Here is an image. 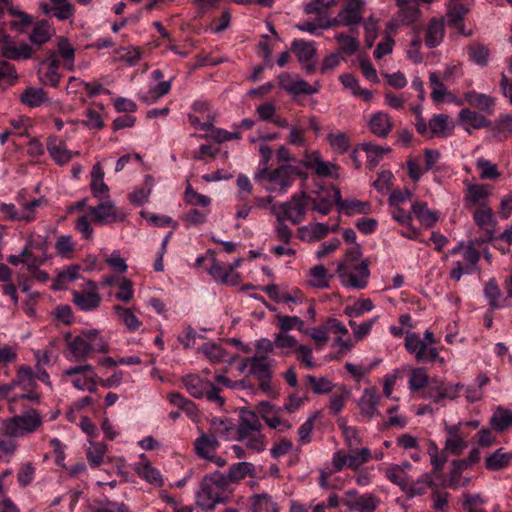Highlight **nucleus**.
I'll use <instances>...</instances> for the list:
<instances>
[{"instance_id":"1","label":"nucleus","mask_w":512,"mask_h":512,"mask_svg":"<svg viewBox=\"0 0 512 512\" xmlns=\"http://www.w3.org/2000/svg\"><path fill=\"white\" fill-rule=\"evenodd\" d=\"M42 425L41 415L34 409H29L21 415H16L3 423V433L10 437H20L35 432Z\"/></svg>"},{"instance_id":"2","label":"nucleus","mask_w":512,"mask_h":512,"mask_svg":"<svg viewBox=\"0 0 512 512\" xmlns=\"http://www.w3.org/2000/svg\"><path fill=\"white\" fill-rule=\"evenodd\" d=\"M255 180L264 184V188L271 193L285 194L293 185L294 178H290L283 165L274 170L263 167L255 174Z\"/></svg>"},{"instance_id":"3","label":"nucleus","mask_w":512,"mask_h":512,"mask_svg":"<svg viewBox=\"0 0 512 512\" xmlns=\"http://www.w3.org/2000/svg\"><path fill=\"white\" fill-rule=\"evenodd\" d=\"M274 215H280L292 224L301 223L308 211V195L306 193H296L289 201L275 204L270 207Z\"/></svg>"},{"instance_id":"4","label":"nucleus","mask_w":512,"mask_h":512,"mask_svg":"<svg viewBox=\"0 0 512 512\" xmlns=\"http://www.w3.org/2000/svg\"><path fill=\"white\" fill-rule=\"evenodd\" d=\"M339 275L344 285L352 288H365L370 276L369 263L363 260L358 263H342L338 267Z\"/></svg>"},{"instance_id":"5","label":"nucleus","mask_w":512,"mask_h":512,"mask_svg":"<svg viewBox=\"0 0 512 512\" xmlns=\"http://www.w3.org/2000/svg\"><path fill=\"white\" fill-rule=\"evenodd\" d=\"M89 214L92 221L99 225H108L118 221H123L125 215L118 211L114 201L107 197L97 206L89 208Z\"/></svg>"},{"instance_id":"6","label":"nucleus","mask_w":512,"mask_h":512,"mask_svg":"<svg viewBox=\"0 0 512 512\" xmlns=\"http://www.w3.org/2000/svg\"><path fill=\"white\" fill-rule=\"evenodd\" d=\"M479 259V252L473 246H467L462 251V259L452 262V268L450 272L451 278L458 281L464 274H470L474 272L477 269V263Z\"/></svg>"},{"instance_id":"7","label":"nucleus","mask_w":512,"mask_h":512,"mask_svg":"<svg viewBox=\"0 0 512 512\" xmlns=\"http://www.w3.org/2000/svg\"><path fill=\"white\" fill-rule=\"evenodd\" d=\"M228 496L215 485L203 478L197 493V504L205 510H213L219 503L226 502Z\"/></svg>"},{"instance_id":"8","label":"nucleus","mask_w":512,"mask_h":512,"mask_svg":"<svg viewBox=\"0 0 512 512\" xmlns=\"http://www.w3.org/2000/svg\"><path fill=\"white\" fill-rule=\"evenodd\" d=\"M334 204L340 213L348 216L356 214H368L371 211V206L368 202L359 201L357 199H342L341 191L339 188H334Z\"/></svg>"},{"instance_id":"9","label":"nucleus","mask_w":512,"mask_h":512,"mask_svg":"<svg viewBox=\"0 0 512 512\" xmlns=\"http://www.w3.org/2000/svg\"><path fill=\"white\" fill-rule=\"evenodd\" d=\"M208 273L219 285H237L239 278V275L234 270L233 266L221 264L215 259H211V265L208 268Z\"/></svg>"},{"instance_id":"10","label":"nucleus","mask_w":512,"mask_h":512,"mask_svg":"<svg viewBox=\"0 0 512 512\" xmlns=\"http://www.w3.org/2000/svg\"><path fill=\"white\" fill-rule=\"evenodd\" d=\"M303 165L320 177H332L333 171L337 168L332 162L322 160L317 151L305 152Z\"/></svg>"},{"instance_id":"11","label":"nucleus","mask_w":512,"mask_h":512,"mask_svg":"<svg viewBox=\"0 0 512 512\" xmlns=\"http://www.w3.org/2000/svg\"><path fill=\"white\" fill-rule=\"evenodd\" d=\"M461 425L459 422L455 425L445 424L444 427L447 434L444 449L453 455H459L467 447L466 437L460 431Z\"/></svg>"},{"instance_id":"12","label":"nucleus","mask_w":512,"mask_h":512,"mask_svg":"<svg viewBox=\"0 0 512 512\" xmlns=\"http://www.w3.org/2000/svg\"><path fill=\"white\" fill-rule=\"evenodd\" d=\"M11 37L0 31V48L3 56L9 59H28L32 55V49L27 43L12 46Z\"/></svg>"},{"instance_id":"13","label":"nucleus","mask_w":512,"mask_h":512,"mask_svg":"<svg viewBox=\"0 0 512 512\" xmlns=\"http://www.w3.org/2000/svg\"><path fill=\"white\" fill-rule=\"evenodd\" d=\"M364 2L362 0H349L338 13V21L342 26H354L363 19Z\"/></svg>"},{"instance_id":"14","label":"nucleus","mask_w":512,"mask_h":512,"mask_svg":"<svg viewBox=\"0 0 512 512\" xmlns=\"http://www.w3.org/2000/svg\"><path fill=\"white\" fill-rule=\"evenodd\" d=\"M380 399L381 396L375 387L366 388L358 402L361 414L369 419L379 415L378 405Z\"/></svg>"},{"instance_id":"15","label":"nucleus","mask_w":512,"mask_h":512,"mask_svg":"<svg viewBox=\"0 0 512 512\" xmlns=\"http://www.w3.org/2000/svg\"><path fill=\"white\" fill-rule=\"evenodd\" d=\"M208 433L215 439L236 440V427L229 419L212 418Z\"/></svg>"},{"instance_id":"16","label":"nucleus","mask_w":512,"mask_h":512,"mask_svg":"<svg viewBox=\"0 0 512 512\" xmlns=\"http://www.w3.org/2000/svg\"><path fill=\"white\" fill-rule=\"evenodd\" d=\"M473 220L480 229L487 233L489 238L493 237L496 220L492 209L487 204H482L475 209Z\"/></svg>"},{"instance_id":"17","label":"nucleus","mask_w":512,"mask_h":512,"mask_svg":"<svg viewBox=\"0 0 512 512\" xmlns=\"http://www.w3.org/2000/svg\"><path fill=\"white\" fill-rule=\"evenodd\" d=\"M72 301L81 311H91L100 305L101 297L96 290H73Z\"/></svg>"},{"instance_id":"18","label":"nucleus","mask_w":512,"mask_h":512,"mask_svg":"<svg viewBox=\"0 0 512 512\" xmlns=\"http://www.w3.org/2000/svg\"><path fill=\"white\" fill-rule=\"evenodd\" d=\"M220 446L219 440L208 432H201L200 436L194 441V451L202 459L210 458Z\"/></svg>"},{"instance_id":"19","label":"nucleus","mask_w":512,"mask_h":512,"mask_svg":"<svg viewBox=\"0 0 512 512\" xmlns=\"http://www.w3.org/2000/svg\"><path fill=\"white\" fill-rule=\"evenodd\" d=\"M247 362L251 363L249 374L255 378L267 377L269 374H273L272 368L276 364L273 358L260 355L247 357Z\"/></svg>"},{"instance_id":"20","label":"nucleus","mask_w":512,"mask_h":512,"mask_svg":"<svg viewBox=\"0 0 512 512\" xmlns=\"http://www.w3.org/2000/svg\"><path fill=\"white\" fill-rule=\"evenodd\" d=\"M142 461L137 462L135 464V471L145 481L156 485V486H163L164 481L162 478V475L158 469L153 467L149 461L145 459V455H141Z\"/></svg>"},{"instance_id":"21","label":"nucleus","mask_w":512,"mask_h":512,"mask_svg":"<svg viewBox=\"0 0 512 512\" xmlns=\"http://www.w3.org/2000/svg\"><path fill=\"white\" fill-rule=\"evenodd\" d=\"M490 190L486 185L471 184L468 185L464 197V205L466 208L480 206L486 203V198L489 196Z\"/></svg>"},{"instance_id":"22","label":"nucleus","mask_w":512,"mask_h":512,"mask_svg":"<svg viewBox=\"0 0 512 512\" xmlns=\"http://www.w3.org/2000/svg\"><path fill=\"white\" fill-rule=\"evenodd\" d=\"M464 102L488 114L493 112L495 106V99L493 97L474 90L464 94Z\"/></svg>"},{"instance_id":"23","label":"nucleus","mask_w":512,"mask_h":512,"mask_svg":"<svg viewBox=\"0 0 512 512\" xmlns=\"http://www.w3.org/2000/svg\"><path fill=\"white\" fill-rule=\"evenodd\" d=\"M47 150L52 159L59 165L68 163L73 156V153L66 148L65 143L57 137L49 138Z\"/></svg>"},{"instance_id":"24","label":"nucleus","mask_w":512,"mask_h":512,"mask_svg":"<svg viewBox=\"0 0 512 512\" xmlns=\"http://www.w3.org/2000/svg\"><path fill=\"white\" fill-rule=\"evenodd\" d=\"M430 138L446 137L452 134L453 125L446 114H434L429 120Z\"/></svg>"},{"instance_id":"25","label":"nucleus","mask_w":512,"mask_h":512,"mask_svg":"<svg viewBox=\"0 0 512 512\" xmlns=\"http://www.w3.org/2000/svg\"><path fill=\"white\" fill-rule=\"evenodd\" d=\"M334 188L332 187L325 194L317 193L315 197L308 196V206H311V210L323 216L328 215L334 203Z\"/></svg>"},{"instance_id":"26","label":"nucleus","mask_w":512,"mask_h":512,"mask_svg":"<svg viewBox=\"0 0 512 512\" xmlns=\"http://www.w3.org/2000/svg\"><path fill=\"white\" fill-rule=\"evenodd\" d=\"M396 5L399 7V10L396 12V14L404 25H410L419 19L420 10L415 1L396 0Z\"/></svg>"},{"instance_id":"27","label":"nucleus","mask_w":512,"mask_h":512,"mask_svg":"<svg viewBox=\"0 0 512 512\" xmlns=\"http://www.w3.org/2000/svg\"><path fill=\"white\" fill-rule=\"evenodd\" d=\"M444 31V22L442 20L431 19L425 33V45L428 48L438 46L443 40Z\"/></svg>"},{"instance_id":"28","label":"nucleus","mask_w":512,"mask_h":512,"mask_svg":"<svg viewBox=\"0 0 512 512\" xmlns=\"http://www.w3.org/2000/svg\"><path fill=\"white\" fill-rule=\"evenodd\" d=\"M369 128L374 135L385 138L392 129V122L388 114L377 112L371 117Z\"/></svg>"},{"instance_id":"29","label":"nucleus","mask_w":512,"mask_h":512,"mask_svg":"<svg viewBox=\"0 0 512 512\" xmlns=\"http://www.w3.org/2000/svg\"><path fill=\"white\" fill-rule=\"evenodd\" d=\"M434 485V480L431 474L424 473L412 484L407 483L403 492L408 498L424 495L428 488Z\"/></svg>"},{"instance_id":"30","label":"nucleus","mask_w":512,"mask_h":512,"mask_svg":"<svg viewBox=\"0 0 512 512\" xmlns=\"http://www.w3.org/2000/svg\"><path fill=\"white\" fill-rule=\"evenodd\" d=\"M21 102L30 107H39L49 102L46 92L39 87H28L20 95Z\"/></svg>"},{"instance_id":"31","label":"nucleus","mask_w":512,"mask_h":512,"mask_svg":"<svg viewBox=\"0 0 512 512\" xmlns=\"http://www.w3.org/2000/svg\"><path fill=\"white\" fill-rule=\"evenodd\" d=\"M271 300L277 304L282 305L284 308H288L293 311L294 306L303 301V297L300 294H289L286 290H266Z\"/></svg>"},{"instance_id":"32","label":"nucleus","mask_w":512,"mask_h":512,"mask_svg":"<svg viewBox=\"0 0 512 512\" xmlns=\"http://www.w3.org/2000/svg\"><path fill=\"white\" fill-rule=\"evenodd\" d=\"M71 356L76 361H82L89 357L91 347L85 337L76 336L67 343Z\"/></svg>"},{"instance_id":"33","label":"nucleus","mask_w":512,"mask_h":512,"mask_svg":"<svg viewBox=\"0 0 512 512\" xmlns=\"http://www.w3.org/2000/svg\"><path fill=\"white\" fill-rule=\"evenodd\" d=\"M183 383L192 397L202 398L210 387V381L204 380L197 375H187L183 378Z\"/></svg>"},{"instance_id":"34","label":"nucleus","mask_w":512,"mask_h":512,"mask_svg":"<svg viewBox=\"0 0 512 512\" xmlns=\"http://www.w3.org/2000/svg\"><path fill=\"white\" fill-rule=\"evenodd\" d=\"M484 294L492 309H502L510 306L512 290H484Z\"/></svg>"},{"instance_id":"35","label":"nucleus","mask_w":512,"mask_h":512,"mask_svg":"<svg viewBox=\"0 0 512 512\" xmlns=\"http://www.w3.org/2000/svg\"><path fill=\"white\" fill-rule=\"evenodd\" d=\"M261 422L255 412H245L240 417V423L236 428L237 434H241L242 438L248 435V432H255L261 430Z\"/></svg>"},{"instance_id":"36","label":"nucleus","mask_w":512,"mask_h":512,"mask_svg":"<svg viewBox=\"0 0 512 512\" xmlns=\"http://www.w3.org/2000/svg\"><path fill=\"white\" fill-rule=\"evenodd\" d=\"M459 120L462 124L470 125L474 129H481L490 126V121L482 114L463 108L459 112Z\"/></svg>"},{"instance_id":"37","label":"nucleus","mask_w":512,"mask_h":512,"mask_svg":"<svg viewBox=\"0 0 512 512\" xmlns=\"http://www.w3.org/2000/svg\"><path fill=\"white\" fill-rule=\"evenodd\" d=\"M490 424L498 432L508 430L512 427V411L498 407L491 416Z\"/></svg>"},{"instance_id":"38","label":"nucleus","mask_w":512,"mask_h":512,"mask_svg":"<svg viewBox=\"0 0 512 512\" xmlns=\"http://www.w3.org/2000/svg\"><path fill=\"white\" fill-rule=\"evenodd\" d=\"M83 370L90 371V374L86 379L87 383L84 386L82 391H88L90 393L96 392L97 384L98 383L100 384V379L92 365L84 364V365H77V366L69 367L68 369L65 370L64 374H74V373L81 372Z\"/></svg>"},{"instance_id":"39","label":"nucleus","mask_w":512,"mask_h":512,"mask_svg":"<svg viewBox=\"0 0 512 512\" xmlns=\"http://www.w3.org/2000/svg\"><path fill=\"white\" fill-rule=\"evenodd\" d=\"M292 51L296 54L300 62H309L316 54L313 42L305 40H294L291 45Z\"/></svg>"},{"instance_id":"40","label":"nucleus","mask_w":512,"mask_h":512,"mask_svg":"<svg viewBox=\"0 0 512 512\" xmlns=\"http://www.w3.org/2000/svg\"><path fill=\"white\" fill-rule=\"evenodd\" d=\"M346 505L351 511L373 512L377 507V502L372 496L360 495L354 499H347Z\"/></svg>"},{"instance_id":"41","label":"nucleus","mask_w":512,"mask_h":512,"mask_svg":"<svg viewBox=\"0 0 512 512\" xmlns=\"http://www.w3.org/2000/svg\"><path fill=\"white\" fill-rule=\"evenodd\" d=\"M359 147L366 152L367 161L372 168L379 163L383 155L390 151L389 147H383L372 142L362 143Z\"/></svg>"},{"instance_id":"42","label":"nucleus","mask_w":512,"mask_h":512,"mask_svg":"<svg viewBox=\"0 0 512 512\" xmlns=\"http://www.w3.org/2000/svg\"><path fill=\"white\" fill-rule=\"evenodd\" d=\"M114 311L119 320L130 332H135L140 328L141 321L136 317L132 310L124 308L120 305H115Z\"/></svg>"},{"instance_id":"43","label":"nucleus","mask_w":512,"mask_h":512,"mask_svg":"<svg viewBox=\"0 0 512 512\" xmlns=\"http://www.w3.org/2000/svg\"><path fill=\"white\" fill-rule=\"evenodd\" d=\"M412 211L416 218L425 227H431L437 221V215L430 210L426 203L415 202L412 205Z\"/></svg>"},{"instance_id":"44","label":"nucleus","mask_w":512,"mask_h":512,"mask_svg":"<svg viewBox=\"0 0 512 512\" xmlns=\"http://www.w3.org/2000/svg\"><path fill=\"white\" fill-rule=\"evenodd\" d=\"M511 459L512 453L498 449L486 459L485 467L492 471L501 470L509 464Z\"/></svg>"},{"instance_id":"45","label":"nucleus","mask_w":512,"mask_h":512,"mask_svg":"<svg viewBox=\"0 0 512 512\" xmlns=\"http://www.w3.org/2000/svg\"><path fill=\"white\" fill-rule=\"evenodd\" d=\"M46 71L41 76V81L45 85H50L53 87H56L59 84L60 81V74L58 72L59 69V60L52 57L49 58L46 62Z\"/></svg>"},{"instance_id":"46","label":"nucleus","mask_w":512,"mask_h":512,"mask_svg":"<svg viewBox=\"0 0 512 512\" xmlns=\"http://www.w3.org/2000/svg\"><path fill=\"white\" fill-rule=\"evenodd\" d=\"M236 440L243 442L245 446L253 452H261L265 449V437L262 435L261 430L255 432H248L245 438L241 434H237Z\"/></svg>"},{"instance_id":"47","label":"nucleus","mask_w":512,"mask_h":512,"mask_svg":"<svg viewBox=\"0 0 512 512\" xmlns=\"http://www.w3.org/2000/svg\"><path fill=\"white\" fill-rule=\"evenodd\" d=\"M152 187L153 179L150 175H147L145 177L143 186L136 189L133 193L130 194L129 199L131 203H133L136 206H140L146 203L151 194Z\"/></svg>"},{"instance_id":"48","label":"nucleus","mask_w":512,"mask_h":512,"mask_svg":"<svg viewBox=\"0 0 512 512\" xmlns=\"http://www.w3.org/2000/svg\"><path fill=\"white\" fill-rule=\"evenodd\" d=\"M51 28L47 21L37 22L30 34V41L36 45H42L51 38Z\"/></svg>"},{"instance_id":"49","label":"nucleus","mask_w":512,"mask_h":512,"mask_svg":"<svg viewBox=\"0 0 512 512\" xmlns=\"http://www.w3.org/2000/svg\"><path fill=\"white\" fill-rule=\"evenodd\" d=\"M331 276L323 265H317L310 270L309 283L314 288H327Z\"/></svg>"},{"instance_id":"50","label":"nucleus","mask_w":512,"mask_h":512,"mask_svg":"<svg viewBox=\"0 0 512 512\" xmlns=\"http://www.w3.org/2000/svg\"><path fill=\"white\" fill-rule=\"evenodd\" d=\"M275 348L281 350V355H288L292 350L298 348L297 340L288 333L279 332L274 337Z\"/></svg>"},{"instance_id":"51","label":"nucleus","mask_w":512,"mask_h":512,"mask_svg":"<svg viewBox=\"0 0 512 512\" xmlns=\"http://www.w3.org/2000/svg\"><path fill=\"white\" fill-rule=\"evenodd\" d=\"M254 472V466L249 462H239L233 464L228 471L229 478L232 483H236L244 479L247 475H252Z\"/></svg>"},{"instance_id":"52","label":"nucleus","mask_w":512,"mask_h":512,"mask_svg":"<svg viewBox=\"0 0 512 512\" xmlns=\"http://www.w3.org/2000/svg\"><path fill=\"white\" fill-rule=\"evenodd\" d=\"M171 89L170 81H162L151 88L146 94L140 95V99L148 104L156 102L159 98L166 95Z\"/></svg>"},{"instance_id":"53","label":"nucleus","mask_w":512,"mask_h":512,"mask_svg":"<svg viewBox=\"0 0 512 512\" xmlns=\"http://www.w3.org/2000/svg\"><path fill=\"white\" fill-rule=\"evenodd\" d=\"M429 81L432 89L431 98L434 103H440L443 101L445 95H450L436 72L429 74Z\"/></svg>"},{"instance_id":"54","label":"nucleus","mask_w":512,"mask_h":512,"mask_svg":"<svg viewBox=\"0 0 512 512\" xmlns=\"http://www.w3.org/2000/svg\"><path fill=\"white\" fill-rule=\"evenodd\" d=\"M58 53L63 59L64 66L69 70H74V58H75V49L70 44L67 39H60L58 42Z\"/></svg>"},{"instance_id":"55","label":"nucleus","mask_w":512,"mask_h":512,"mask_svg":"<svg viewBox=\"0 0 512 512\" xmlns=\"http://www.w3.org/2000/svg\"><path fill=\"white\" fill-rule=\"evenodd\" d=\"M349 468L356 470L371 458V451L368 448L354 449L349 448Z\"/></svg>"},{"instance_id":"56","label":"nucleus","mask_w":512,"mask_h":512,"mask_svg":"<svg viewBox=\"0 0 512 512\" xmlns=\"http://www.w3.org/2000/svg\"><path fill=\"white\" fill-rule=\"evenodd\" d=\"M170 403L192 417L196 413V406L193 401L185 398L179 393L173 392L168 395Z\"/></svg>"},{"instance_id":"57","label":"nucleus","mask_w":512,"mask_h":512,"mask_svg":"<svg viewBox=\"0 0 512 512\" xmlns=\"http://www.w3.org/2000/svg\"><path fill=\"white\" fill-rule=\"evenodd\" d=\"M253 512H271L275 510V503L267 494H256L251 498Z\"/></svg>"},{"instance_id":"58","label":"nucleus","mask_w":512,"mask_h":512,"mask_svg":"<svg viewBox=\"0 0 512 512\" xmlns=\"http://www.w3.org/2000/svg\"><path fill=\"white\" fill-rule=\"evenodd\" d=\"M476 167L480 170L481 179L495 180L499 177L500 173L495 164L484 158H479L476 161Z\"/></svg>"},{"instance_id":"59","label":"nucleus","mask_w":512,"mask_h":512,"mask_svg":"<svg viewBox=\"0 0 512 512\" xmlns=\"http://www.w3.org/2000/svg\"><path fill=\"white\" fill-rule=\"evenodd\" d=\"M350 396V391L345 387H341L330 397L329 410L333 415H337L344 407V403Z\"/></svg>"},{"instance_id":"60","label":"nucleus","mask_w":512,"mask_h":512,"mask_svg":"<svg viewBox=\"0 0 512 512\" xmlns=\"http://www.w3.org/2000/svg\"><path fill=\"white\" fill-rule=\"evenodd\" d=\"M305 380L312 387L315 394H325L333 389V383L326 377L316 378L312 375H307Z\"/></svg>"},{"instance_id":"61","label":"nucleus","mask_w":512,"mask_h":512,"mask_svg":"<svg viewBox=\"0 0 512 512\" xmlns=\"http://www.w3.org/2000/svg\"><path fill=\"white\" fill-rule=\"evenodd\" d=\"M428 375L424 368H416L412 370L409 379V389L417 391L428 386Z\"/></svg>"},{"instance_id":"62","label":"nucleus","mask_w":512,"mask_h":512,"mask_svg":"<svg viewBox=\"0 0 512 512\" xmlns=\"http://www.w3.org/2000/svg\"><path fill=\"white\" fill-rule=\"evenodd\" d=\"M200 349L212 363L224 361L226 352L221 346L215 343H205Z\"/></svg>"},{"instance_id":"63","label":"nucleus","mask_w":512,"mask_h":512,"mask_svg":"<svg viewBox=\"0 0 512 512\" xmlns=\"http://www.w3.org/2000/svg\"><path fill=\"white\" fill-rule=\"evenodd\" d=\"M385 476L395 485L399 486L403 491L408 483V474H404L398 465H391L385 470Z\"/></svg>"},{"instance_id":"64","label":"nucleus","mask_w":512,"mask_h":512,"mask_svg":"<svg viewBox=\"0 0 512 512\" xmlns=\"http://www.w3.org/2000/svg\"><path fill=\"white\" fill-rule=\"evenodd\" d=\"M7 261L15 266H17L20 263H26L28 266L31 267L39 264L38 260L33 256L28 246L23 248V250L18 255H10Z\"/></svg>"}]
</instances>
